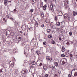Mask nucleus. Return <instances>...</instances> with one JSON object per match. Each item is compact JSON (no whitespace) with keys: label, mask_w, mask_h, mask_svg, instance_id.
<instances>
[{"label":"nucleus","mask_w":77,"mask_h":77,"mask_svg":"<svg viewBox=\"0 0 77 77\" xmlns=\"http://www.w3.org/2000/svg\"><path fill=\"white\" fill-rule=\"evenodd\" d=\"M21 45L22 46H23L24 48H26L27 45L26 44V42L24 40H22V42L21 43Z\"/></svg>","instance_id":"1"},{"label":"nucleus","mask_w":77,"mask_h":77,"mask_svg":"<svg viewBox=\"0 0 77 77\" xmlns=\"http://www.w3.org/2000/svg\"><path fill=\"white\" fill-rule=\"evenodd\" d=\"M50 10H51V11L52 12H53L54 11V8H53V6L52 5H50Z\"/></svg>","instance_id":"2"},{"label":"nucleus","mask_w":77,"mask_h":77,"mask_svg":"<svg viewBox=\"0 0 77 77\" xmlns=\"http://www.w3.org/2000/svg\"><path fill=\"white\" fill-rule=\"evenodd\" d=\"M21 28L23 30H25L26 29V25H23L21 27Z\"/></svg>","instance_id":"3"},{"label":"nucleus","mask_w":77,"mask_h":77,"mask_svg":"<svg viewBox=\"0 0 77 77\" xmlns=\"http://www.w3.org/2000/svg\"><path fill=\"white\" fill-rule=\"evenodd\" d=\"M22 39H23V37L21 35H20L18 38V41H20Z\"/></svg>","instance_id":"4"},{"label":"nucleus","mask_w":77,"mask_h":77,"mask_svg":"<svg viewBox=\"0 0 77 77\" xmlns=\"http://www.w3.org/2000/svg\"><path fill=\"white\" fill-rule=\"evenodd\" d=\"M10 64L11 66H14V62L12 61L10 62Z\"/></svg>","instance_id":"5"},{"label":"nucleus","mask_w":77,"mask_h":77,"mask_svg":"<svg viewBox=\"0 0 77 77\" xmlns=\"http://www.w3.org/2000/svg\"><path fill=\"white\" fill-rule=\"evenodd\" d=\"M47 7V4H46L44 5V6H43V9L44 10V11H45L46 9V8Z\"/></svg>","instance_id":"6"},{"label":"nucleus","mask_w":77,"mask_h":77,"mask_svg":"<svg viewBox=\"0 0 77 77\" xmlns=\"http://www.w3.org/2000/svg\"><path fill=\"white\" fill-rule=\"evenodd\" d=\"M4 4L5 6H7L8 5V1L6 0H5L4 1Z\"/></svg>","instance_id":"7"},{"label":"nucleus","mask_w":77,"mask_h":77,"mask_svg":"<svg viewBox=\"0 0 77 77\" xmlns=\"http://www.w3.org/2000/svg\"><path fill=\"white\" fill-rule=\"evenodd\" d=\"M67 62V60H63L62 62L61 65H63H63H64V64H65V63H66Z\"/></svg>","instance_id":"8"},{"label":"nucleus","mask_w":77,"mask_h":77,"mask_svg":"<svg viewBox=\"0 0 77 77\" xmlns=\"http://www.w3.org/2000/svg\"><path fill=\"white\" fill-rule=\"evenodd\" d=\"M71 43H72V42L68 40L66 43V44L67 45H70Z\"/></svg>","instance_id":"9"},{"label":"nucleus","mask_w":77,"mask_h":77,"mask_svg":"<svg viewBox=\"0 0 77 77\" xmlns=\"http://www.w3.org/2000/svg\"><path fill=\"white\" fill-rule=\"evenodd\" d=\"M65 50V47L64 46H63L62 47L61 51L62 52H64Z\"/></svg>","instance_id":"10"},{"label":"nucleus","mask_w":77,"mask_h":77,"mask_svg":"<svg viewBox=\"0 0 77 77\" xmlns=\"http://www.w3.org/2000/svg\"><path fill=\"white\" fill-rule=\"evenodd\" d=\"M43 68L44 70H45V71H46L48 69L47 66H43Z\"/></svg>","instance_id":"11"},{"label":"nucleus","mask_w":77,"mask_h":77,"mask_svg":"<svg viewBox=\"0 0 77 77\" xmlns=\"http://www.w3.org/2000/svg\"><path fill=\"white\" fill-rule=\"evenodd\" d=\"M66 57H68L70 56V54L69 53H66Z\"/></svg>","instance_id":"12"},{"label":"nucleus","mask_w":77,"mask_h":77,"mask_svg":"<svg viewBox=\"0 0 77 77\" xmlns=\"http://www.w3.org/2000/svg\"><path fill=\"white\" fill-rule=\"evenodd\" d=\"M68 15L67 14H64L63 15V16L65 18H66L68 17Z\"/></svg>","instance_id":"13"},{"label":"nucleus","mask_w":77,"mask_h":77,"mask_svg":"<svg viewBox=\"0 0 77 77\" xmlns=\"http://www.w3.org/2000/svg\"><path fill=\"white\" fill-rule=\"evenodd\" d=\"M38 26V22L36 21L35 23V27H37Z\"/></svg>","instance_id":"14"},{"label":"nucleus","mask_w":77,"mask_h":77,"mask_svg":"<svg viewBox=\"0 0 77 77\" xmlns=\"http://www.w3.org/2000/svg\"><path fill=\"white\" fill-rule=\"evenodd\" d=\"M77 12H76L75 11H73V14L74 16H75L77 15Z\"/></svg>","instance_id":"15"},{"label":"nucleus","mask_w":77,"mask_h":77,"mask_svg":"<svg viewBox=\"0 0 77 77\" xmlns=\"http://www.w3.org/2000/svg\"><path fill=\"white\" fill-rule=\"evenodd\" d=\"M38 56H40L41 55V52H40V51H38L36 52Z\"/></svg>","instance_id":"16"},{"label":"nucleus","mask_w":77,"mask_h":77,"mask_svg":"<svg viewBox=\"0 0 77 77\" xmlns=\"http://www.w3.org/2000/svg\"><path fill=\"white\" fill-rule=\"evenodd\" d=\"M71 15H69L67 16V18L69 21H70V18H71Z\"/></svg>","instance_id":"17"},{"label":"nucleus","mask_w":77,"mask_h":77,"mask_svg":"<svg viewBox=\"0 0 77 77\" xmlns=\"http://www.w3.org/2000/svg\"><path fill=\"white\" fill-rule=\"evenodd\" d=\"M57 26V25H54L53 26H52L51 27L52 28H53V29H55L56 28V26Z\"/></svg>","instance_id":"18"},{"label":"nucleus","mask_w":77,"mask_h":77,"mask_svg":"<svg viewBox=\"0 0 77 77\" xmlns=\"http://www.w3.org/2000/svg\"><path fill=\"white\" fill-rule=\"evenodd\" d=\"M72 43L74 45H75L77 44V41L75 40H74L73 41Z\"/></svg>","instance_id":"19"},{"label":"nucleus","mask_w":77,"mask_h":77,"mask_svg":"<svg viewBox=\"0 0 77 77\" xmlns=\"http://www.w3.org/2000/svg\"><path fill=\"white\" fill-rule=\"evenodd\" d=\"M62 15H63L62 12L61 11H60L59 13V16H62Z\"/></svg>","instance_id":"20"},{"label":"nucleus","mask_w":77,"mask_h":77,"mask_svg":"<svg viewBox=\"0 0 77 77\" xmlns=\"http://www.w3.org/2000/svg\"><path fill=\"white\" fill-rule=\"evenodd\" d=\"M31 63L32 65H35L36 64V62L35 61H32L31 62Z\"/></svg>","instance_id":"21"},{"label":"nucleus","mask_w":77,"mask_h":77,"mask_svg":"<svg viewBox=\"0 0 77 77\" xmlns=\"http://www.w3.org/2000/svg\"><path fill=\"white\" fill-rule=\"evenodd\" d=\"M75 70L76 71L75 73L74 74V76H77V69H75Z\"/></svg>","instance_id":"22"},{"label":"nucleus","mask_w":77,"mask_h":77,"mask_svg":"<svg viewBox=\"0 0 77 77\" xmlns=\"http://www.w3.org/2000/svg\"><path fill=\"white\" fill-rule=\"evenodd\" d=\"M36 37H34L32 39V40L31 41L32 42H34V40H36Z\"/></svg>","instance_id":"23"},{"label":"nucleus","mask_w":77,"mask_h":77,"mask_svg":"<svg viewBox=\"0 0 77 77\" xmlns=\"http://www.w3.org/2000/svg\"><path fill=\"white\" fill-rule=\"evenodd\" d=\"M7 18H9L10 20H14L13 18L12 17H9V16H7Z\"/></svg>","instance_id":"24"},{"label":"nucleus","mask_w":77,"mask_h":77,"mask_svg":"<svg viewBox=\"0 0 77 77\" xmlns=\"http://www.w3.org/2000/svg\"><path fill=\"white\" fill-rule=\"evenodd\" d=\"M50 57H46V60H50Z\"/></svg>","instance_id":"25"},{"label":"nucleus","mask_w":77,"mask_h":77,"mask_svg":"<svg viewBox=\"0 0 77 77\" xmlns=\"http://www.w3.org/2000/svg\"><path fill=\"white\" fill-rule=\"evenodd\" d=\"M51 31V29H48L47 30V32H48V33H50V32Z\"/></svg>","instance_id":"26"},{"label":"nucleus","mask_w":77,"mask_h":77,"mask_svg":"<svg viewBox=\"0 0 77 77\" xmlns=\"http://www.w3.org/2000/svg\"><path fill=\"white\" fill-rule=\"evenodd\" d=\"M52 69L54 71H55L56 70V68L54 66H53V68Z\"/></svg>","instance_id":"27"},{"label":"nucleus","mask_w":77,"mask_h":77,"mask_svg":"<svg viewBox=\"0 0 77 77\" xmlns=\"http://www.w3.org/2000/svg\"><path fill=\"white\" fill-rule=\"evenodd\" d=\"M46 70H43V73H42V75H45V71Z\"/></svg>","instance_id":"28"},{"label":"nucleus","mask_w":77,"mask_h":77,"mask_svg":"<svg viewBox=\"0 0 77 77\" xmlns=\"http://www.w3.org/2000/svg\"><path fill=\"white\" fill-rule=\"evenodd\" d=\"M59 39L60 40V41H63V39L61 38L60 37L59 38Z\"/></svg>","instance_id":"29"},{"label":"nucleus","mask_w":77,"mask_h":77,"mask_svg":"<svg viewBox=\"0 0 77 77\" xmlns=\"http://www.w3.org/2000/svg\"><path fill=\"white\" fill-rule=\"evenodd\" d=\"M54 25V24H53V22H51V23L50 26L51 27L53 26Z\"/></svg>","instance_id":"30"},{"label":"nucleus","mask_w":77,"mask_h":77,"mask_svg":"<svg viewBox=\"0 0 77 77\" xmlns=\"http://www.w3.org/2000/svg\"><path fill=\"white\" fill-rule=\"evenodd\" d=\"M54 64L56 66H58V64H57V63L56 62H55L54 63Z\"/></svg>","instance_id":"31"},{"label":"nucleus","mask_w":77,"mask_h":77,"mask_svg":"<svg viewBox=\"0 0 77 77\" xmlns=\"http://www.w3.org/2000/svg\"><path fill=\"white\" fill-rule=\"evenodd\" d=\"M56 24H57V25H58V26H60V23H59V22H57Z\"/></svg>","instance_id":"32"},{"label":"nucleus","mask_w":77,"mask_h":77,"mask_svg":"<svg viewBox=\"0 0 77 77\" xmlns=\"http://www.w3.org/2000/svg\"><path fill=\"white\" fill-rule=\"evenodd\" d=\"M16 52H17V51H16V50L14 49L13 51V53H16Z\"/></svg>","instance_id":"33"},{"label":"nucleus","mask_w":77,"mask_h":77,"mask_svg":"<svg viewBox=\"0 0 77 77\" xmlns=\"http://www.w3.org/2000/svg\"><path fill=\"white\" fill-rule=\"evenodd\" d=\"M27 64H28V63H27V62L25 63H24V64L23 66H24H24L25 65V66H26V65H27Z\"/></svg>","instance_id":"34"},{"label":"nucleus","mask_w":77,"mask_h":77,"mask_svg":"<svg viewBox=\"0 0 77 77\" xmlns=\"http://www.w3.org/2000/svg\"><path fill=\"white\" fill-rule=\"evenodd\" d=\"M48 76V74H46L45 75V77H47Z\"/></svg>","instance_id":"35"},{"label":"nucleus","mask_w":77,"mask_h":77,"mask_svg":"<svg viewBox=\"0 0 77 77\" xmlns=\"http://www.w3.org/2000/svg\"><path fill=\"white\" fill-rule=\"evenodd\" d=\"M43 44L44 45H46V44H47V42H43Z\"/></svg>","instance_id":"36"},{"label":"nucleus","mask_w":77,"mask_h":77,"mask_svg":"<svg viewBox=\"0 0 77 77\" xmlns=\"http://www.w3.org/2000/svg\"><path fill=\"white\" fill-rule=\"evenodd\" d=\"M28 72V70H25L24 71V74H26V72Z\"/></svg>","instance_id":"37"},{"label":"nucleus","mask_w":77,"mask_h":77,"mask_svg":"<svg viewBox=\"0 0 77 77\" xmlns=\"http://www.w3.org/2000/svg\"><path fill=\"white\" fill-rule=\"evenodd\" d=\"M53 60V58H51H51L50 57L49 60H49L51 62V60Z\"/></svg>","instance_id":"38"},{"label":"nucleus","mask_w":77,"mask_h":77,"mask_svg":"<svg viewBox=\"0 0 77 77\" xmlns=\"http://www.w3.org/2000/svg\"><path fill=\"white\" fill-rule=\"evenodd\" d=\"M29 30H30V31H32L33 30V29H32V27H30L29 28Z\"/></svg>","instance_id":"39"},{"label":"nucleus","mask_w":77,"mask_h":77,"mask_svg":"<svg viewBox=\"0 0 77 77\" xmlns=\"http://www.w3.org/2000/svg\"><path fill=\"white\" fill-rule=\"evenodd\" d=\"M58 74H59V75L61 73V71L60 70H59L58 71Z\"/></svg>","instance_id":"40"},{"label":"nucleus","mask_w":77,"mask_h":77,"mask_svg":"<svg viewBox=\"0 0 77 77\" xmlns=\"http://www.w3.org/2000/svg\"><path fill=\"white\" fill-rule=\"evenodd\" d=\"M50 68H52V69L53 68V66L52 65H50Z\"/></svg>","instance_id":"41"},{"label":"nucleus","mask_w":77,"mask_h":77,"mask_svg":"<svg viewBox=\"0 0 77 77\" xmlns=\"http://www.w3.org/2000/svg\"><path fill=\"white\" fill-rule=\"evenodd\" d=\"M30 12H31V13H32V12H33V9H31L30 10Z\"/></svg>","instance_id":"42"},{"label":"nucleus","mask_w":77,"mask_h":77,"mask_svg":"<svg viewBox=\"0 0 77 77\" xmlns=\"http://www.w3.org/2000/svg\"><path fill=\"white\" fill-rule=\"evenodd\" d=\"M70 59H71V57H72L73 56L71 54H70Z\"/></svg>","instance_id":"43"},{"label":"nucleus","mask_w":77,"mask_h":77,"mask_svg":"<svg viewBox=\"0 0 77 77\" xmlns=\"http://www.w3.org/2000/svg\"><path fill=\"white\" fill-rule=\"evenodd\" d=\"M64 4L65 5H68V2L67 1H66V2L64 3Z\"/></svg>","instance_id":"44"},{"label":"nucleus","mask_w":77,"mask_h":77,"mask_svg":"<svg viewBox=\"0 0 77 77\" xmlns=\"http://www.w3.org/2000/svg\"><path fill=\"white\" fill-rule=\"evenodd\" d=\"M61 57H65V55L64 54H61Z\"/></svg>","instance_id":"45"},{"label":"nucleus","mask_w":77,"mask_h":77,"mask_svg":"<svg viewBox=\"0 0 77 77\" xmlns=\"http://www.w3.org/2000/svg\"><path fill=\"white\" fill-rule=\"evenodd\" d=\"M42 64L41 63H40L39 65H38V66H41Z\"/></svg>","instance_id":"46"},{"label":"nucleus","mask_w":77,"mask_h":77,"mask_svg":"<svg viewBox=\"0 0 77 77\" xmlns=\"http://www.w3.org/2000/svg\"><path fill=\"white\" fill-rule=\"evenodd\" d=\"M15 72L17 74H18V71L17 70H16V71H15Z\"/></svg>","instance_id":"47"},{"label":"nucleus","mask_w":77,"mask_h":77,"mask_svg":"<svg viewBox=\"0 0 77 77\" xmlns=\"http://www.w3.org/2000/svg\"><path fill=\"white\" fill-rule=\"evenodd\" d=\"M54 41H52V42H51V43L52 44H54Z\"/></svg>","instance_id":"48"},{"label":"nucleus","mask_w":77,"mask_h":77,"mask_svg":"<svg viewBox=\"0 0 77 77\" xmlns=\"http://www.w3.org/2000/svg\"><path fill=\"white\" fill-rule=\"evenodd\" d=\"M13 29H16V27L15 26H14L13 27L11 28Z\"/></svg>","instance_id":"49"},{"label":"nucleus","mask_w":77,"mask_h":77,"mask_svg":"<svg viewBox=\"0 0 77 77\" xmlns=\"http://www.w3.org/2000/svg\"><path fill=\"white\" fill-rule=\"evenodd\" d=\"M48 37L49 38H52V36H51V35H49L48 36Z\"/></svg>","instance_id":"50"},{"label":"nucleus","mask_w":77,"mask_h":77,"mask_svg":"<svg viewBox=\"0 0 77 77\" xmlns=\"http://www.w3.org/2000/svg\"><path fill=\"white\" fill-rule=\"evenodd\" d=\"M69 35H70V36H71V35H72V32H69Z\"/></svg>","instance_id":"51"},{"label":"nucleus","mask_w":77,"mask_h":77,"mask_svg":"<svg viewBox=\"0 0 77 77\" xmlns=\"http://www.w3.org/2000/svg\"><path fill=\"white\" fill-rule=\"evenodd\" d=\"M41 27H44V24H42V25H41Z\"/></svg>","instance_id":"52"},{"label":"nucleus","mask_w":77,"mask_h":77,"mask_svg":"<svg viewBox=\"0 0 77 77\" xmlns=\"http://www.w3.org/2000/svg\"><path fill=\"white\" fill-rule=\"evenodd\" d=\"M2 30L4 32H5V31H6V30H7V29H2Z\"/></svg>","instance_id":"53"},{"label":"nucleus","mask_w":77,"mask_h":77,"mask_svg":"<svg viewBox=\"0 0 77 77\" xmlns=\"http://www.w3.org/2000/svg\"><path fill=\"white\" fill-rule=\"evenodd\" d=\"M44 13L42 14L41 16L42 17H44Z\"/></svg>","instance_id":"54"},{"label":"nucleus","mask_w":77,"mask_h":77,"mask_svg":"<svg viewBox=\"0 0 77 77\" xmlns=\"http://www.w3.org/2000/svg\"><path fill=\"white\" fill-rule=\"evenodd\" d=\"M7 1H8V2H9L10 3L11 2V0H7Z\"/></svg>","instance_id":"55"},{"label":"nucleus","mask_w":77,"mask_h":77,"mask_svg":"<svg viewBox=\"0 0 77 77\" xmlns=\"http://www.w3.org/2000/svg\"><path fill=\"white\" fill-rule=\"evenodd\" d=\"M13 11H14V12H17V10H16V9H14V10Z\"/></svg>","instance_id":"56"},{"label":"nucleus","mask_w":77,"mask_h":77,"mask_svg":"<svg viewBox=\"0 0 77 77\" xmlns=\"http://www.w3.org/2000/svg\"><path fill=\"white\" fill-rule=\"evenodd\" d=\"M57 16H56L55 17V20H57Z\"/></svg>","instance_id":"57"},{"label":"nucleus","mask_w":77,"mask_h":77,"mask_svg":"<svg viewBox=\"0 0 77 77\" xmlns=\"http://www.w3.org/2000/svg\"><path fill=\"white\" fill-rule=\"evenodd\" d=\"M72 71H75V69H74L71 72V74H72Z\"/></svg>","instance_id":"58"},{"label":"nucleus","mask_w":77,"mask_h":77,"mask_svg":"<svg viewBox=\"0 0 77 77\" xmlns=\"http://www.w3.org/2000/svg\"><path fill=\"white\" fill-rule=\"evenodd\" d=\"M54 77H57V75L55 74Z\"/></svg>","instance_id":"59"},{"label":"nucleus","mask_w":77,"mask_h":77,"mask_svg":"<svg viewBox=\"0 0 77 77\" xmlns=\"http://www.w3.org/2000/svg\"><path fill=\"white\" fill-rule=\"evenodd\" d=\"M45 3H47V0H44Z\"/></svg>","instance_id":"60"},{"label":"nucleus","mask_w":77,"mask_h":77,"mask_svg":"<svg viewBox=\"0 0 77 77\" xmlns=\"http://www.w3.org/2000/svg\"><path fill=\"white\" fill-rule=\"evenodd\" d=\"M68 76L69 77H71V75L70 74H69Z\"/></svg>","instance_id":"61"},{"label":"nucleus","mask_w":77,"mask_h":77,"mask_svg":"<svg viewBox=\"0 0 77 77\" xmlns=\"http://www.w3.org/2000/svg\"><path fill=\"white\" fill-rule=\"evenodd\" d=\"M1 72H3V71H2V70H0V73Z\"/></svg>","instance_id":"62"},{"label":"nucleus","mask_w":77,"mask_h":77,"mask_svg":"<svg viewBox=\"0 0 77 77\" xmlns=\"http://www.w3.org/2000/svg\"><path fill=\"white\" fill-rule=\"evenodd\" d=\"M69 51L68 50L67 52H66V53H69Z\"/></svg>","instance_id":"63"},{"label":"nucleus","mask_w":77,"mask_h":77,"mask_svg":"<svg viewBox=\"0 0 77 77\" xmlns=\"http://www.w3.org/2000/svg\"><path fill=\"white\" fill-rule=\"evenodd\" d=\"M20 33H23V32H22V31H20Z\"/></svg>","instance_id":"64"}]
</instances>
